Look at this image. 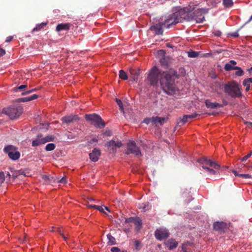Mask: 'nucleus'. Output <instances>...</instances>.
Listing matches in <instances>:
<instances>
[{
    "instance_id": "nucleus-1",
    "label": "nucleus",
    "mask_w": 252,
    "mask_h": 252,
    "mask_svg": "<svg viewBox=\"0 0 252 252\" xmlns=\"http://www.w3.org/2000/svg\"><path fill=\"white\" fill-rule=\"evenodd\" d=\"M148 80L153 86L157 85L159 80L161 88L167 94H173L175 92L174 81L171 76L166 72H161L156 66L151 69Z\"/></svg>"
},
{
    "instance_id": "nucleus-2",
    "label": "nucleus",
    "mask_w": 252,
    "mask_h": 252,
    "mask_svg": "<svg viewBox=\"0 0 252 252\" xmlns=\"http://www.w3.org/2000/svg\"><path fill=\"white\" fill-rule=\"evenodd\" d=\"M188 9L185 8H180L179 9L170 16L165 21L164 25L167 24V28L173 25L182 22L186 18Z\"/></svg>"
},
{
    "instance_id": "nucleus-3",
    "label": "nucleus",
    "mask_w": 252,
    "mask_h": 252,
    "mask_svg": "<svg viewBox=\"0 0 252 252\" xmlns=\"http://www.w3.org/2000/svg\"><path fill=\"white\" fill-rule=\"evenodd\" d=\"M198 162L202 164V167L205 169L209 174L215 175L217 174V171L220 168V166L216 162L204 157L198 159Z\"/></svg>"
},
{
    "instance_id": "nucleus-4",
    "label": "nucleus",
    "mask_w": 252,
    "mask_h": 252,
    "mask_svg": "<svg viewBox=\"0 0 252 252\" xmlns=\"http://www.w3.org/2000/svg\"><path fill=\"white\" fill-rule=\"evenodd\" d=\"M224 91L232 97H239L241 95L239 85L235 81L229 82L224 86Z\"/></svg>"
},
{
    "instance_id": "nucleus-5",
    "label": "nucleus",
    "mask_w": 252,
    "mask_h": 252,
    "mask_svg": "<svg viewBox=\"0 0 252 252\" xmlns=\"http://www.w3.org/2000/svg\"><path fill=\"white\" fill-rule=\"evenodd\" d=\"M4 113L9 116L11 119L19 117L23 112V108L20 106H13L3 109Z\"/></svg>"
},
{
    "instance_id": "nucleus-6",
    "label": "nucleus",
    "mask_w": 252,
    "mask_h": 252,
    "mask_svg": "<svg viewBox=\"0 0 252 252\" xmlns=\"http://www.w3.org/2000/svg\"><path fill=\"white\" fill-rule=\"evenodd\" d=\"M85 118L96 127L102 128L105 126V123L101 118L95 114L86 115Z\"/></svg>"
},
{
    "instance_id": "nucleus-7",
    "label": "nucleus",
    "mask_w": 252,
    "mask_h": 252,
    "mask_svg": "<svg viewBox=\"0 0 252 252\" xmlns=\"http://www.w3.org/2000/svg\"><path fill=\"white\" fill-rule=\"evenodd\" d=\"M126 153L127 154H132L136 156L141 155V152L139 148L136 146L135 142L133 141H130L127 143V148Z\"/></svg>"
},
{
    "instance_id": "nucleus-8",
    "label": "nucleus",
    "mask_w": 252,
    "mask_h": 252,
    "mask_svg": "<svg viewBox=\"0 0 252 252\" xmlns=\"http://www.w3.org/2000/svg\"><path fill=\"white\" fill-rule=\"evenodd\" d=\"M122 146V143L121 141H115L114 140H112L106 144V146L108 147V151L112 153L116 152L117 149Z\"/></svg>"
},
{
    "instance_id": "nucleus-9",
    "label": "nucleus",
    "mask_w": 252,
    "mask_h": 252,
    "mask_svg": "<svg viewBox=\"0 0 252 252\" xmlns=\"http://www.w3.org/2000/svg\"><path fill=\"white\" fill-rule=\"evenodd\" d=\"M165 118L159 117H153L152 118H146L144 119V122L146 124L152 123L156 126L158 124L162 125L166 121Z\"/></svg>"
},
{
    "instance_id": "nucleus-10",
    "label": "nucleus",
    "mask_w": 252,
    "mask_h": 252,
    "mask_svg": "<svg viewBox=\"0 0 252 252\" xmlns=\"http://www.w3.org/2000/svg\"><path fill=\"white\" fill-rule=\"evenodd\" d=\"M52 140L53 138L52 137L47 136L42 137L41 136L38 135L37 138L32 141V146L33 147L37 146Z\"/></svg>"
},
{
    "instance_id": "nucleus-11",
    "label": "nucleus",
    "mask_w": 252,
    "mask_h": 252,
    "mask_svg": "<svg viewBox=\"0 0 252 252\" xmlns=\"http://www.w3.org/2000/svg\"><path fill=\"white\" fill-rule=\"evenodd\" d=\"M168 236L169 232L166 229L160 228L157 229L155 232V237L159 240H161L163 239L166 238Z\"/></svg>"
},
{
    "instance_id": "nucleus-12",
    "label": "nucleus",
    "mask_w": 252,
    "mask_h": 252,
    "mask_svg": "<svg viewBox=\"0 0 252 252\" xmlns=\"http://www.w3.org/2000/svg\"><path fill=\"white\" fill-rule=\"evenodd\" d=\"M100 155L99 150L94 148L93 151L89 154L90 158L91 160L95 162L98 160L99 157Z\"/></svg>"
},
{
    "instance_id": "nucleus-13",
    "label": "nucleus",
    "mask_w": 252,
    "mask_h": 252,
    "mask_svg": "<svg viewBox=\"0 0 252 252\" xmlns=\"http://www.w3.org/2000/svg\"><path fill=\"white\" fill-rule=\"evenodd\" d=\"M164 244L169 250L176 248L178 246V243L173 239L168 240L165 242Z\"/></svg>"
},
{
    "instance_id": "nucleus-14",
    "label": "nucleus",
    "mask_w": 252,
    "mask_h": 252,
    "mask_svg": "<svg viewBox=\"0 0 252 252\" xmlns=\"http://www.w3.org/2000/svg\"><path fill=\"white\" fill-rule=\"evenodd\" d=\"M71 25L70 23H62L58 24L56 27V31L57 32L63 30L67 31L69 29Z\"/></svg>"
},
{
    "instance_id": "nucleus-15",
    "label": "nucleus",
    "mask_w": 252,
    "mask_h": 252,
    "mask_svg": "<svg viewBox=\"0 0 252 252\" xmlns=\"http://www.w3.org/2000/svg\"><path fill=\"white\" fill-rule=\"evenodd\" d=\"M129 220H130V222H132L134 223L136 230H139L142 225L141 220L139 218H130Z\"/></svg>"
},
{
    "instance_id": "nucleus-16",
    "label": "nucleus",
    "mask_w": 252,
    "mask_h": 252,
    "mask_svg": "<svg viewBox=\"0 0 252 252\" xmlns=\"http://www.w3.org/2000/svg\"><path fill=\"white\" fill-rule=\"evenodd\" d=\"M193 249V244L186 243L183 244L182 249L183 252H190Z\"/></svg>"
},
{
    "instance_id": "nucleus-17",
    "label": "nucleus",
    "mask_w": 252,
    "mask_h": 252,
    "mask_svg": "<svg viewBox=\"0 0 252 252\" xmlns=\"http://www.w3.org/2000/svg\"><path fill=\"white\" fill-rule=\"evenodd\" d=\"M164 23H165V22L164 23H162L161 25L159 24V25H156L155 26H154L151 27V29L153 30H155L157 34H161L162 32L161 27L164 26V27L167 28V24L164 25Z\"/></svg>"
},
{
    "instance_id": "nucleus-18",
    "label": "nucleus",
    "mask_w": 252,
    "mask_h": 252,
    "mask_svg": "<svg viewBox=\"0 0 252 252\" xmlns=\"http://www.w3.org/2000/svg\"><path fill=\"white\" fill-rule=\"evenodd\" d=\"M205 104L208 108H210L211 109L222 107V105L221 104L217 102H212L209 100H206L205 101Z\"/></svg>"
},
{
    "instance_id": "nucleus-19",
    "label": "nucleus",
    "mask_w": 252,
    "mask_h": 252,
    "mask_svg": "<svg viewBox=\"0 0 252 252\" xmlns=\"http://www.w3.org/2000/svg\"><path fill=\"white\" fill-rule=\"evenodd\" d=\"M88 207L89 208H94L97 210H98L100 212L104 213L105 214H107L104 211V210L107 211L108 212H110V209L108 207L106 206H97V205H89Z\"/></svg>"
},
{
    "instance_id": "nucleus-20",
    "label": "nucleus",
    "mask_w": 252,
    "mask_h": 252,
    "mask_svg": "<svg viewBox=\"0 0 252 252\" xmlns=\"http://www.w3.org/2000/svg\"><path fill=\"white\" fill-rule=\"evenodd\" d=\"M213 226L214 229L221 231L225 227L226 224L223 222H216L214 223Z\"/></svg>"
},
{
    "instance_id": "nucleus-21",
    "label": "nucleus",
    "mask_w": 252,
    "mask_h": 252,
    "mask_svg": "<svg viewBox=\"0 0 252 252\" xmlns=\"http://www.w3.org/2000/svg\"><path fill=\"white\" fill-rule=\"evenodd\" d=\"M236 64V62L234 61H231L229 63H226L224 66V69L226 71H230L231 70H234V67L235 66H234Z\"/></svg>"
},
{
    "instance_id": "nucleus-22",
    "label": "nucleus",
    "mask_w": 252,
    "mask_h": 252,
    "mask_svg": "<svg viewBox=\"0 0 252 252\" xmlns=\"http://www.w3.org/2000/svg\"><path fill=\"white\" fill-rule=\"evenodd\" d=\"M252 83V78H249L245 79L243 82V84L246 87V91L248 92L250 90L251 84Z\"/></svg>"
},
{
    "instance_id": "nucleus-23",
    "label": "nucleus",
    "mask_w": 252,
    "mask_h": 252,
    "mask_svg": "<svg viewBox=\"0 0 252 252\" xmlns=\"http://www.w3.org/2000/svg\"><path fill=\"white\" fill-rule=\"evenodd\" d=\"M77 119V117L76 116H68L64 117H63L62 119V121L63 123H69L71 122H72L74 120H76Z\"/></svg>"
},
{
    "instance_id": "nucleus-24",
    "label": "nucleus",
    "mask_w": 252,
    "mask_h": 252,
    "mask_svg": "<svg viewBox=\"0 0 252 252\" xmlns=\"http://www.w3.org/2000/svg\"><path fill=\"white\" fill-rule=\"evenodd\" d=\"M9 158L13 160H17L20 157V153L19 152L17 151L16 150L13 153H10V155L8 156Z\"/></svg>"
},
{
    "instance_id": "nucleus-25",
    "label": "nucleus",
    "mask_w": 252,
    "mask_h": 252,
    "mask_svg": "<svg viewBox=\"0 0 252 252\" xmlns=\"http://www.w3.org/2000/svg\"><path fill=\"white\" fill-rule=\"evenodd\" d=\"M16 150V148L12 145H8L6 146L4 149V151L7 153L9 156L10 153H13Z\"/></svg>"
},
{
    "instance_id": "nucleus-26",
    "label": "nucleus",
    "mask_w": 252,
    "mask_h": 252,
    "mask_svg": "<svg viewBox=\"0 0 252 252\" xmlns=\"http://www.w3.org/2000/svg\"><path fill=\"white\" fill-rule=\"evenodd\" d=\"M38 96L37 94H34L30 96L22 98L20 99V101L22 102L30 101L37 98Z\"/></svg>"
},
{
    "instance_id": "nucleus-27",
    "label": "nucleus",
    "mask_w": 252,
    "mask_h": 252,
    "mask_svg": "<svg viewBox=\"0 0 252 252\" xmlns=\"http://www.w3.org/2000/svg\"><path fill=\"white\" fill-rule=\"evenodd\" d=\"M198 114H193L191 115H185L184 117L182 119V122L183 124L186 123L188 122L189 119H193L195 118Z\"/></svg>"
},
{
    "instance_id": "nucleus-28",
    "label": "nucleus",
    "mask_w": 252,
    "mask_h": 252,
    "mask_svg": "<svg viewBox=\"0 0 252 252\" xmlns=\"http://www.w3.org/2000/svg\"><path fill=\"white\" fill-rule=\"evenodd\" d=\"M47 25L46 23H42L40 24L37 25L36 27L33 29V32H37L43 29Z\"/></svg>"
},
{
    "instance_id": "nucleus-29",
    "label": "nucleus",
    "mask_w": 252,
    "mask_h": 252,
    "mask_svg": "<svg viewBox=\"0 0 252 252\" xmlns=\"http://www.w3.org/2000/svg\"><path fill=\"white\" fill-rule=\"evenodd\" d=\"M119 77L124 80H126L128 78L126 73L123 70H120Z\"/></svg>"
},
{
    "instance_id": "nucleus-30",
    "label": "nucleus",
    "mask_w": 252,
    "mask_h": 252,
    "mask_svg": "<svg viewBox=\"0 0 252 252\" xmlns=\"http://www.w3.org/2000/svg\"><path fill=\"white\" fill-rule=\"evenodd\" d=\"M107 238L108 239V243L110 245H114L116 243L115 239L111 234L107 235Z\"/></svg>"
},
{
    "instance_id": "nucleus-31",
    "label": "nucleus",
    "mask_w": 252,
    "mask_h": 252,
    "mask_svg": "<svg viewBox=\"0 0 252 252\" xmlns=\"http://www.w3.org/2000/svg\"><path fill=\"white\" fill-rule=\"evenodd\" d=\"M235 70H237L235 72V74L238 76H243L244 74V71L241 69V67L238 66H235L234 67Z\"/></svg>"
},
{
    "instance_id": "nucleus-32",
    "label": "nucleus",
    "mask_w": 252,
    "mask_h": 252,
    "mask_svg": "<svg viewBox=\"0 0 252 252\" xmlns=\"http://www.w3.org/2000/svg\"><path fill=\"white\" fill-rule=\"evenodd\" d=\"M223 3L226 7H229L232 6L233 3L232 0H223Z\"/></svg>"
},
{
    "instance_id": "nucleus-33",
    "label": "nucleus",
    "mask_w": 252,
    "mask_h": 252,
    "mask_svg": "<svg viewBox=\"0 0 252 252\" xmlns=\"http://www.w3.org/2000/svg\"><path fill=\"white\" fill-rule=\"evenodd\" d=\"M55 145L53 143L48 144L45 147V149L47 151H50L54 150L55 148Z\"/></svg>"
},
{
    "instance_id": "nucleus-34",
    "label": "nucleus",
    "mask_w": 252,
    "mask_h": 252,
    "mask_svg": "<svg viewBox=\"0 0 252 252\" xmlns=\"http://www.w3.org/2000/svg\"><path fill=\"white\" fill-rule=\"evenodd\" d=\"M134 245L136 250H140L142 247V243L138 240L134 241Z\"/></svg>"
},
{
    "instance_id": "nucleus-35",
    "label": "nucleus",
    "mask_w": 252,
    "mask_h": 252,
    "mask_svg": "<svg viewBox=\"0 0 252 252\" xmlns=\"http://www.w3.org/2000/svg\"><path fill=\"white\" fill-rule=\"evenodd\" d=\"M116 101V102H117V104L119 106L120 109L121 110V111L123 113H124V108H123V106L122 102L121 101V100L117 98Z\"/></svg>"
},
{
    "instance_id": "nucleus-36",
    "label": "nucleus",
    "mask_w": 252,
    "mask_h": 252,
    "mask_svg": "<svg viewBox=\"0 0 252 252\" xmlns=\"http://www.w3.org/2000/svg\"><path fill=\"white\" fill-rule=\"evenodd\" d=\"M213 86H214L216 88L215 89L213 88L215 92H219V90L221 89V85L220 84L218 83H215Z\"/></svg>"
},
{
    "instance_id": "nucleus-37",
    "label": "nucleus",
    "mask_w": 252,
    "mask_h": 252,
    "mask_svg": "<svg viewBox=\"0 0 252 252\" xmlns=\"http://www.w3.org/2000/svg\"><path fill=\"white\" fill-rule=\"evenodd\" d=\"M198 55V53L195 51H190L188 52V56L190 58H195Z\"/></svg>"
},
{
    "instance_id": "nucleus-38",
    "label": "nucleus",
    "mask_w": 252,
    "mask_h": 252,
    "mask_svg": "<svg viewBox=\"0 0 252 252\" xmlns=\"http://www.w3.org/2000/svg\"><path fill=\"white\" fill-rule=\"evenodd\" d=\"M252 155V152H251L250 153L248 154L247 155H246V156L243 157L242 158H241V160L242 161H246L249 158H250L251 157V156Z\"/></svg>"
},
{
    "instance_id": "nucleus-39",
    "label": "nucleus",
    "mask_w": 252,
    "mask_h": 252,
    "mask_svg": "<svg viewBox=\"0 0 252 252\" xmlns=\"http://www.w3.org/2000/svg\"><path fill=\"white\" fill-rule=\"evenodd\" d=\"M240 177L244 179L252 178L251 175L249 174H240Z\"/></svg>"
},
{
    "instance_id": "nucleus-40",
    "label": "nucleus",
    "mask_w": 252,
    "mask_h": 252,
    "mask_svg": "<svg viewBox=\"0 0 252 252\" xmlns=\"http://www.w3.org/2000/svg\"><path fill=\"white\" fill-rule=\"evenodd\" d=\"M213 34L216 36L218 37H220L221 35V32L220 31L218 30H215L213 32Z\"/></svg>"
},
{
    "instance_id": "nucleus-41",
    "label": "nucleus",
    "mask_w": 252,
    "mask_h": 252,
    "mask_svg": "<svg viewBox=\"0 0 252 252\" xmlns=\"http://www.w3.org/2000/svg\"><path fill=\"white\" fill-rule=\"evenodd\" d=\"M111 251L112 252H121V250L118 247H112L111 249Z\"/></svg>"
},
{
    "instance_id": "nucleus-42",
    "label": "nucleus",
    "mask_w": 252,
    "mask_h": 252,
    "mask_svg": "<svg viewBox=\"0 0 252 252\" xmlns=\"http://www.w3.org/2000/svg\"><path fill=\"white\" fill-rule=\"evenodd\" d=\"M5 178L4 174L3 172H0V183L4 181Z\"/></svg>"
},
{
    "instance_id": "nucleus-43",
    "label": "nucleus",
    "mask_w": 252,
    "mask_h": 252,
    "mask_svg": "<svg viewBox=\"0 0 252 252\" xmlns=\"http://www.w3.org/2000/svg\"><path fill=\"white\" fill-rule=\"evenodd\" d=\"M58 231L59 232V233L62 236V237H63V238L66 240V238L65 237V236L64 235V234L62 233V229L61 228H58Z\"/></svg>"
},
{
    "instance_id": "nucleus-44",
    "label": "nucleus",
    "mask_w": 252,
    "mask_h": 252,
    "mask_svg": "<svg viewBox=\"0 0 252 252\" xmlns=\"http://www.w3.org/2000/svg\"><path fill=\"white\" fill-rule=\"evenodd\" d=\"M12 39H13V36H9L8 37H7V38L5 40V42H10Z\"/></svg>"
},
{
    "instance_id": "nucleus-45",
    "label": "nucleus",
    "mask_w": 252,
    "mask_h": 252,
    "mask_svg": "<svg viewBox=\"0 0 252 252\" xmlns=\"http://www.w3.org/2000/svg\"><path fill=\"white\" fill-rule=\"evenodd\" d=\"M60 183L62 184H65L66 183V178L65 177H63V178H62L60 181Z\"/></svg>"
},
{
    "instance_id": "nucleus-46",
    "label": "nucleus",
    "mask_w": 252,
    "mask_h": 252,
    "mask_svg": "<svg viewBox=\"0 0 252 252\" xmlns=\"http://www.w3.org/2000/svg\"><path fill=\"white\" fill-rule=\"evenodd\" d=\"M5 53V51L3 49H0V57L3 56Z\"/></svg>"
},
{
    "instance_id": "nucleus-47",
    "label": "nucleus",
    "mask_w": 252,
    "mask_h": 252,
    "mask_svg": "<svg viewBox=\"0 0 252 252\" xmlns=\"http://www.w3.org/2000/svg\"><path fill=\"white\" fill-rule=\"evenodd\" d=\"M232 172L233 173V174H234V175L235 176H238V177H240V174H239L236 170H232Z\"/></svg>"
},
{
    "instance_id": "nucleus-48",
    "label": "nucleus",
    "mask_w": 252,
    "mask_h": 252,
    "mask_svg": "<svg viewBox=\"0 0 252 252\" xmlns=\"http://www.w3.org/2000/svg\"><path fill=\"white\" fill-rule=\"evenodd\" d=\"M27 87V86L25 85H22L19 87V89L20 90H23Z\"/></svg>"
},
{
    "instance_id": "nucleus-49",
    "label": "nucleus",
    "mask_w": 252,
    "mask_h": 252,
    "mask_svg": "<svg viewBox=\"0 0 252 252\" xmlns=\"http://www.w3.org/2000/svg\"><path fill=\"white\" fill-rule=\"evenodd\" d=\"M246 124H247L248 127L252 128V123H251V122H247Z\"/></svg>"
},
{
    "instance_id": "nucleus-50",
    "label": "nucleus",
    "mask_w": 252,
    "mask_h": 252,
    "mask_svg": "<svg viewBox=\"0 0 252 252\" xmlns=\"http://www.w3.org/2000/svg\"><path fill=\"white\" fill-rule=\"evenodd\" d=\"M97 141V140L96 138H94L92 140L90 141V143L92 144L94 142H96Z\"/></svg>"
},
{
    "instance_id": "nucleus-51",
    "label": "nucleus",
    "mask_w": 252,
    "mask_h": 252,
    "mask_svg": "<svg viewBox=\"0 0 252 252\" xmlns=\"http://www.w3.org/2000/svg\"><path fill=\"white\" fill-rule=\"evenodd\" d=\"M34 91H35V89H32V90H31V91H29L25 93V94H29V93H32V92H34Z\"/></svg>"
},
{
    "instance_id": "nucleus-52",
    "label": "nucleus",
    "mask_w": 252,
    "mask_h": 252,
    "mask_svg": "<svg viewBox=\"0 0 252 252\" xmlns=\"http://www.w3.org/2000/svg\"><path fill=\"white\" fill-rule=\"evenodd\" d=\"M204 19V17H202V18L201 19H200L199 20H197V21L198 22H202L203 21V20Z\"/></svg>"
},
{
    "instance_id": "nucleus-53",
    "label": "nucleus",
    "mask_w": 252,
    "mask_h": 252,
    "mask_svg": "<svg viewBox=\"0 0 252 252\" xmlns=\"http://www.w3.org/2000/svg\"><path fill=\"white\" fill-rule=\"evenodd\" d=\"M159 53L160 54H163V55L164 54V51H163V50H160V51H159Z\"/></svg>"
},
{
    "instance_id": "nucleus-54",
    "label": "nucleus",
    "mask_w": 252,
    "mask_h": 252,
    "mask_svg": "<svg viewBox=\"0 0 252 252\" xmlns=\"http://www.w3.org/2000/svg\"><path fill=\"white\" fill-rule=\"evenodd\" d=\"M248 71L250 73H251V72H252V67L249 69Z\"/></svg>"
},
{
    "instance_id": "nucleus-55",
    "label": "nucleus",
    "mask_w": 252,
    "mask_h": 252,
    "mask_svg": "<svg viewBox=\"0 0 252 252\" xmlns=\"http://www.w3.org/2000/svg\"><path fill=\"white\" fill-rule=\"evenodd\" d=\"M201 11H204V9H201Z\"/></svg>"
}]
</instances>
